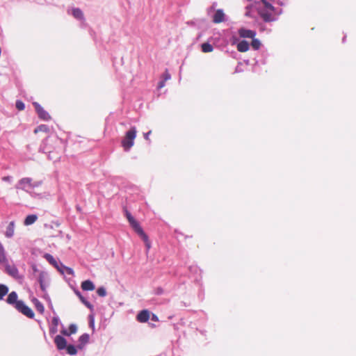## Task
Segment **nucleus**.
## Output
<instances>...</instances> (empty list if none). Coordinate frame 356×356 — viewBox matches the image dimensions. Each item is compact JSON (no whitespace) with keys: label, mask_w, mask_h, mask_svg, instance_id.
Segmentation results:
<instances>
[{"label":"nucleus","mask_w":356,"mask_h":356,"mask_svg":"<svg viewBox=\"0 0 356 356\" xmlns=\"http://www.w3.org/2000/svg\"><path fill=\"white\" fill-rule=\"evenodd\" d=\"M67 266L63 265L60 261H59L58 265L56 266V269L63 275H65V270Z\"/></svg>","instance_id":"nucleus-29"},{"label":"nucleus","mask_w":356,"mask_h":356,"mask_svg":"<svg viewBox=\"0 0 356 356\" xmlns=\"http://www.w3.org/2000/svg\"><path fill=\"white\" fill-rule=\"evenodd\" d=\"M49 131V129L48 126H47L45 124H41V125L37 127L34 130L35 134H38V132L48 133Z\"/></svg>","instance_id":"nucleus-25"},{"label":"nucleus","mask_w":356,"mask_h":356,"mask_svg":"<svg viewBox=\"0 0 356 356\" xmlns=\"http://www.w3.org/2000/svg\"><path fill=\"white\" fill-rule=\"evenodd\" d=\"M15 308L28 318H33L34 317V312L33 310L26 305L22 300H19L17 303V305H15Z\"/></svg>","instance_id":"nucleus-3"},{"label":"nucleus","mask_w":356,"mask_h":356,"mask_svg":"<svg viewBox=\"0 0 356 356\" xmlns=\"http://www.w3.org/2000/svg\"><path fill=\"white\" fill-rule=\"evenodd\" d=\"M152 134V131H148L147 133L144 134V138L147 140H149V135Z\"/></svg>","instance_id":"nucleus-38"},{"label":"nucleus","mask_w":356,"mask_h":356,"mask_svg":"<svg viewBox=\"0 0 356 356\" xmlns=\"http://www.w3.org/2000/svg\"><path fill=\"white\" fill-rule=\"evenodd\" d=\"M124 213L126 218H127L130 226L134 229L137 226H138L140 224L137 220H135V218L132 216L131 213L127 209V208L124 207L123 208Z\"/></svg>","instance_id":"nucleus-8"},{"label":"nucleus","mask_w":356,"mask_h":356,"mask_svg":"<svg viewBox=\"0 0 356 356\" xmlns=\"http://www.w3.org/2000/svg\"><path fill=\"white\" fill-rule=\"evenodd\" d=\"M9 288L4 284H0V300H2L6 295L8 294Z\"/></svg>","instance_id":"nucleus-22"},{"label":"nucleus","mask_w":356,"mask_h":356,"mask_svg":"<svg viewBox=\"0 0 356 356\" xmlns=\"http://www.w3.org/2000/svg\"><path fill=\"white\" fill-rule=\"evenodd\" d=\"M59 323H60L59 317L58 316H54L52 318V321H51V325L58 326Z\"/></svg>","instance_id":"nucleus-32"},{"label":"nucleus","mask_w":356,"mask_h":356,"mask_svg":"<svg viewBox=\"0 0 356 356\" xmlns=\"http://www.w3.org/2000/svg\"><path fill=\"white\" fill-rule=\"evenodd\" d=\"M261 1L266 8L270 9V10H274V6L268 3L266 0H261Z\"/></svg>","instance_id":"nucleus-34"},{"label":"nucleus","mask_w":356,"mask_h":356,"mask_svg":"<svg viewBox=\"0 0 356 356\" xmlns=\"http://www.w3.org/2000/svg\"><path fill=\"white\" fill-rule=\"evenodd\" d=\"M32 179L29 177H25L21 179L17 184V188L27 191V188H31Z\"/></svg>","instance_id":"nucleus-6"},{"label":"nucleus","mask_w":356,"mask_h":356,"mask_svg":"<svg viewBox=\"0 0 356 356\" xmlns=\"http://www.w3.org/2000/svg\"><path fill=\"white\" fill-rule=\"evenodd\" d=\"M136 127H131L125 134L124 138L122 140V146L126 150L129 149L134 143V140L136 136Z\"/></svg>","instance_id":"nucleus-2"},{"label":"nucleus","mask_w":356,"mask_h":356,"mask_svg":"<svg viewBox=\"0 0 356 356\" xmlns=\"http://www.w3.org/2000/svg\"><path fill=\"white\" fill-rule=\"evenodd\" d=\"M65 274L69 275H74V270L72 268L70 267H67L65 270Z\"/></svg>","instance_id":"nucleus-35"},{"label":"nucleus","mask_w":356,"mask_h":356,"mask_svg":"<svg viewBox=\"0 0 356 356\" xmlns=\"http://www.w3.org/2000/svg\"><path fill=\"white\" fill-rule=\"evenodd\" d=\"M68 330H69V334H70V335L75 334L77 331V326L75 324H71L69 326Z\"/></svg>","instance_id":"nucleus-31"},{"label":"nucleus","mask_w":356,"mask_h":356,"mask_svg":"<svg viewBox=\"0 0 356 356\" xmlns=\"http://www.w3.org/2000/svg\"><path fill=\"white\" fill-rule=\"evenodd\" d=\"M81 288L83 291H93L95 286L92 281L88 280L81 283Z\"/></svg>","instance_id":"nucleus-18"},{"label":"nucleus","mask_w":356,"mask_h":356,"mask_svg":"<svg viewBox=\"0 0 356 356\" xmlns=\"http://www.w3.org/2000/svg\"><path fill=\"white\" fill-rule=\"evenodd\" d=\"M134 229L141 237V238L143 240L145 243L146 241H149L148 236L144 232L143 229H142L140 225L135 227Z\"/></svg>","instance_id":"nucleus-21"},{"label":"nucleus","mask_w":356,"mask_h":356,"mask_svg":"<svg viewBox=\"0 0 356 356\" xmlns=\"http://www.w3.org/2000/svg\"><path fill=\"white\" fill-rule=\"evenodd\" d=\"M90 325H94V319H93V317L92 316H90Z\"/></svg>","instance_id":"nucleus-42"},{"label":"nucleus","mask_w":356,"mask_h":356,"mask_svg":"<svg viewBox=\"0 0 356 356\" xmlns=\"http://www.w3.org/2000/svg\"><path fill=\"white\" fill-rule=\"evenodd\" d=\"M5 267V272L13 277H17L19 274V270L17 268L15 265H10L8 264V261H6V263L2 264Z\"/></svg>","instance_id":"nucleus-5"},{"label":"nucleus","mask_w":356,"mask_h":356,"mask_svg":"<svg viewBox=\"0 0 356 356\" xmlns=\"http://www.w3.org/2000/svg\"><path fill=\"white\" fill-rule=\"evenodd\" d=\"M60 333L64 335V336H67V337H69L70 336V334H69V330H66L65 327H63L62 329V330L60 331Z\"/></svg>","instance_id":"nucleus-36"},{"label":"nucleus","mask_w":356,"mask_h":356,"mask_svg":"<svg viewBox=\"0 0 356 356\" xmlns=\"http://www.w3.org/2000/svg\"><path fill=\"white\" fill-rule=\"evenodd\" d=\"M145 247H146L147 251H148L150 249V248H151V243H150L149 241H146L145 243Z\"/></svg>","instance_id":"nucleus-40"},{"label":"nucleus","mask_w":356,"mask_h":356,"mask_svg":"<svg viewBox=\"0 0 356 356\" xmlns=\"http://www.w3.org/2000/svg\"><path fill=\"white\" fill-rule=\"evenodd\" d=\"M15 106L17 110L23 111L25 108V105L22 101H17L15 103Z\"/></svg>","instance_id":"nucleus-30"},{"label":"nucleus","mask_w":356,"mask_h":356,"mask_svg":"<svg viewBox=\"0 0 356 356\" xmlns=\"http://www.w3.org/2000/svg\"><path fill=\"white\" fill-rule=\"evenodd\" d=\"M58 332V326L51 325L49 327V334L51 335L55 334Z\"/></svg>","instance_id":"nucleus-33"},{"label":"nucleus","mask_w":356,"mask_h":356,"mask_svg":"<svg viewBox=\"0 0 356 356\" xmlns=\"http://www.w3.org/2000/svg\"><path fill=\"white\" fill-rule=\"evenodd\" d=\"M97 293L101 297H105L106 296V291L104 286L99 287L97 290Z\"/></svg>","instance_id":"nucleus-28"},{"label":"nucleus","mask_w":356,"mask_h":356,"mask_svg":"<svg viewBox=\"0 0 356 356\" xmlns=\"http://www.w3.org/2000/svg\"><path fill=\"white\" fill-rule=\"evenodd\" d=\"M225 20V14L222 9H218L213 16V22L220 24Z\"/></svg>","instance_id":"nucleus-7"},{"label":"nucleus","mask_w":356,"mask_h":356,"mask_svg":"<svg viewBox=\"0 0 356 356\" xmlns=\"http://www.w3.org/2000/svg\"><path fill=\"white\" fill-rule=\"evenodd\" d=\"M54 343L58 350L66 349L67 353L70 355H74L77 353L76 348L72 344H67V340L61 335H56L54 338Z\"/></svg>","instance_id":"nucleus-1"},{"label":"nucleus","mask_w":356,"mask_h":356,"mask_svg":"<svg viewBox=\"0 0 356 356\" xmlns=\"http://www.w3.org/2000/svg\"><path fill=\"white\" fill-rule=\"evenodd\" d=\"M43 257L54 267L56 268L58 265L59 261H57L51 254L45 253Z\"/></svg>","instance_id":"nucleus-20"},{"label":"nucleus","mask_w":356,"mask_h":356,"mask_svg":"<svg viewBox=\"0 0 356 356\" xmlns=\"http://www.w3.org/2000/svg\"><path fill=\"white\" fill-rule=\"evenodd\" d=\"M252 39V40L251 42V45H252V48L255 50L259 49L261 46L260 41L258 39H256L254 38H253Z\"/></svg>","instance_id":"nucleus-27"},{"label":"nucleus","mask_w":356,"mask_h":356,"mask_svg":"<svg viewBox=\"0 0 356 356\" xmlns=\"http://www.w3.org/2000/svg\"><path fill=\"white\" fill-rule=\"evenodd\" d=\"M170 78V75L168 73L165 74V81Z\"/></svg>","instance_id":"nucleus-43"},{"label":"nucleus","mask_w":356,"mask_h":356,"mask_svg":"<svg viewBox=\"0 0 356 356\" xmlns=\"http://www.w3.org/2000/svg\"><path fill=\"white\" fill-rule=\"evenodd\" d=\"M17 298V293L15 291H12L8 294L6 298V302L15 307V305H17V303L19 301Z\"/></svg>","instance_id":"nucleus-12"},{"label":"nucleus","mask_w":356,"mask_h":356,"mask_svg":"<svg viewBox=\"0 0 356 356\" xmlns=\"http://www.w3.org/2000/svg\"><path fill=\"white\" fill-rule=\"evenodd\" d=\"M47 273L44 271H40L38 277V282L40 284V286L42 292H46L47 285L44 283V280L46 278Z\"/></svg>","instance_id":"nucleus-11"},{"label":"nucleus","mask_w":356,"mask_h":356,"mask_svg":"<svg viewBox=\"0 0 356 356\" xmlns=\"http://www.w3.org/2000/svg\"><path fill=\"white\" fill-rule=\"evenodd\" d=\"M73 16L79 19H82L83 18V13L79 8H74L72 10Z\"/></svg>","instance_id":"nucleus-26"},{"label":"nucleus","mask_w":356,"mask_h":356,"mask_svg":"<svg viewBox=\"0 0 356 356\" xmlns=\"http://www.w3.org/2000/svg\"><path fill=\"white\" fill-rule=\"evenodd\" d=\"M90 336L87 333H84L82 335H81L79 338V345L77 346V348L79 349H82L85 345L89 341Z\"/></svg>","instance_id":"nucleus-13"},{"label":"nucleus","mask_w":356,"mask_h":356,"mask_svg":"<svg viewBox=\"0 0 356 356\" xmlns=\"http://www.w3.org/2000/svg\"><path fill=\"white\" fill-rule=\"evenodd\" d=\"M149 319L152 321H159V318L157 317L156 315H155L154 314H152V316H150V318Z\"/></svg>","instance_id":"nucleus-37"},{"label":"nucleus","mask_w":356,"mask_h":356,"mask_svg":"<svg viewBox=\"0 0 356 356\" xmlns=\"http://www.w3.org/2000/svg\"><path fill=\"white\" fill-rule=\"evenodd\" d=\"M76 295L79 298L81 302L87 307L88 309H90L91 311L94 309L93 305L89 302L81 293V292L78 290H75Z\"/></svg>","instance_id":"nucleus-15"},{"label":"nucleus","mask_w":356,"mask_h":356,"mask_svg":"<svg viewBox=\"0 0 356 356\" xmlns=\"http://www.w3.org/2000/svg\"><path fill=\"white\" fill-rule=\"evenodd\" d=\"M37 220H38L37 215H35V214L28 215L24 219V225L26 226L33 225V223H35L36 222Z\"/></svg>","instance_id":"nucleus-19"},{"label":"nucleus","mask_w":356,"mask_h":356,"mask_svg":"<svg viewBox=\"0 0 356 356\" xmlns=\"http://www.w3.org/2000/svg\"><path fill=\"white\" fill-rule=\"evenodd\" d=\"M236 48L239 52H246L249 50L250 45L247 41L242 40L238 43Z\"/></svg>","instance_id":"nucleus-17"},{"label":"nucleus","mask_w":356,"mask_h":356,"mask_svg":"<svg viewBox=\"0 0 356 356\" xmlns=\"http://www.w3.org/2000/svg\"><path fill=\"white\" fill-rule=\"evenodd\" d=\"M161 292H162V289H159L157 293L160 294V293H161Z\"/></svg>","instance_id":"nucleus-44"},{"label":"nucleus","mask_w":356,"mask_h":356,"mask_svg":"<svg viewBox=\"0 0 356 356\" xmlns=\"http://www.w3.org/2000/svg\"><path fill=\"white\" fill-rule=\"evenodd\" d=\"M150 318V313L148 310L144 309L140 311L136 317V319L140 323H145L147 322Z\"/></svg>","instance_id":"nucleus-10"},{"label":"nucleus","mask_w":356,"mask_h":356,"mask_svg":"<svg viewBox=\"0 0 356 356\" xmlns=\"http://www.w3.org/2000/svg\"><path fill=\"white\" fill-rule=\"evenodd\" d=\"M238 34L241 38H253L256 35V32L252 30L241 28L238 30Z\"/></svg>","instance_id":"nucleus-9"},{"label":"nucleus","mask_w":356,"mask_h":356,"mask_svg":"<svg viewBox=\"0 0 356 356\" xmlns=\"http://www.w3.org/2000/svg\"><path fill=\"white\" fill-rule=\"evenodd\" d=\"M15 222L11 221L9 222L8 225L6 227V232H5V236L6 237L10 238H12L14 235L15 232Z\"/></svg>","instance_id":"nucleus-14"},{"label":"nucleus","mask_w":356,"mask_h":356,"mask_svg":"<svg viewBox=\"0 0 356 356\" xmlns=\"http://www.w3.org/2000/svg\"><path fill=\"white\" fill-rule=\"evenodd\" d=\"M40 184H41V182H40V181H37V182L32 183L31 188H35V187H38V186H39Z\"/></svg>","instance_id":"nucleus-39"},{"label":"nucleus","mask_w":356,"mask_h":356,"mask_svg":"<svg viewBox=\"0 0 356 356\" xmlns=\"http://www.w3.org/2000/svg\"><path fill=\"white\" fill-rule=\"evenodd\" d=\"M33 105L40 119L44 120L51 119L50 115L38 102H33Z\"/></svg>","instance_id":"nucleus-4"},{"label":"nucleus","mask_w":356,"mask_h":356,"mask_svg":"<svg viewBox=\"0 0 356 356\" xmlns=\"http://www.w3.org/2000/svg\"><path fill=\"white\" fill-rule=\"evenodd\" d=\"M202 51L204 53H210L213 51V46L209 42L202 43L201 45Z\"/></svg>","instance_id":"nucleus-23"},{"label":"nucleus","mask_w":356,"mask_h":356,"mask_svg":"<svg viewBox=\"0 0 356 356\" xmlns=\"http://www.w3.org/2000/svg\"><path fill=\"white\" fill-rule=\"evenodd\" d=\"M165 81L164 80H163V81H160V82L159 83L158 88H162L163 87H164V86H165Z\"/></svg>","instance_id":"nucleus-41"},{"label":"nucleus","mask_w":356,"mask_h":356,"mask_svg":"<svg viewBox=\"0 0 356 356\" xmlns=\"http://www.w3.org/2000/svg\"><path fill=\"white\" fill-rule=\"evenodd\" d=\"M33 302L35 304V307L36 309L40 314H42L44 312V307L43 304L41 302H40L37 298H34L33 300Z\"/></svg>","instance_id":"nucleus-24"},{"label":"nucleus","mask_w":356,"mask_h":356,"mask_svg":"<svg viewBox=\"0 0 356 356\" xmlns=\"http://www.w3.org/2000/svg\"><path fill=\"white\" fill-rule=\"evenodd\" d=\"M259 15L261 17V18L264 19L266 22H270L275 20L274 17L273 15L267 11L265 10H261L259 12Z\"/></svg>","instance_id":"nucleus-16"}]
</instances>
